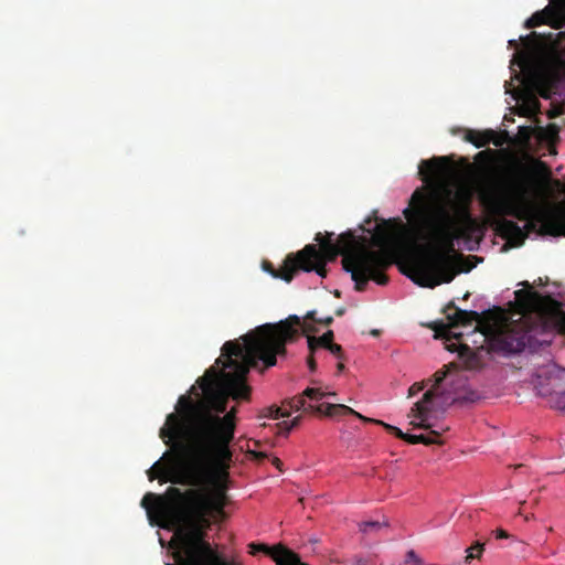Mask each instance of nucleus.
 <instances>
[{"label":"nucleus","instance_id":"obj_1","mask_svg":"<svg viewBox=\"0 0 565 565\" xmlns=\"http://www.w3.org/2000/svg\"><path fill=\"white\" fill-rule=\"evenodd\" d=\"M290 316L277 324H263L234 341H227L222 354L205 374L181 395L175 412L168 415L160 436L170 451L149 470L154 478L191 486H203L181 492L172 488L164 495L147 493L142 507L151 524L173 532L168 542L173 563L167 565H235L234 559L202 539V530L224 519L226 479L232 454L230 443L236 427V407L226 408L228 397L248 398L246 375L260 362L274 366L284 354L286 343L306 334L315 370V355L326 350L339 360L338 373L344 370L342 349L332 342L328 331L316 338L312 318Z\"/></svg>","mask_w":565,"mask_h":565},{"label":"nucleus","instance_id":"obj_2","mask_svg":"<svg viewBox=\"0 0 565 565\" xmlns=\"http://www.w3.org/2000/svg\"><path fill=\"white\" fill-rule=\"evenodd\" d=\"M418 174L424 185L417 189L401 218L366 220L367 227L347 232L334 243L332 234H317L320 245H307L296 255H290L278 271L269 270L274 277L289 282L294 274L316 270L326 276L324 266L342 255L343 268L351 274L361 289L369 279L379 285L386 282L383 268L411 247L413 255L405 264L407 276L423 287H435L450 282L459 269L455 243L473 250L483 236L484 225L470 214L472 188L465 181L454 179L445 158L423 160Z\"/></svg>","mask_w":565,"mask_h":565},{"label":"nucleus","instance_id":"obj_3","mask_svg":"<svg viewBox=\"0 0 565 565\" xmlns=\"http://www.w3.org/2000/svg\"><path fill=\"white\" fill-rule=\"evenodd\" d=\"M522 285L525 288L514 291L510 310L490 315L482 324H479L476 312L456 310L454 317H449V323L440 330V335L448 341L457 340L447 348L458 351L466 367H478L481 358L490 351L504 354L521 351L525 345V334L539 324L542 328L553 324L561 331L565 330V313L555 308L552 299L533 291L527 282Z\"/></svg>","mask_w":565,"mask_h":565},{"label":"nucleus","instance_id":"obj_4","mask_svg":"<svg viewBox=\"0 0 565 565\" xmlns=\"http://www.w3.org/2000/svg\"><path fill=\"white\" fill-rule=\"evenodd\" d=\"M551 172L544 162L527 159L495 183L483 188L479 194L484 210V221L513 245L524 239L523 230L507 216L532 223L539 221L544 233L565 236V206L547 213L541 205L550 192Z\"/></svg>","mask_w":565,"mask_h":565},{"label":"nucleus","instance_id":"obj_5","mask_svg":"<svg viewBox=\"0 0 565 565\" xmlns=\"http://www.w3.org/2000/svg\"><path fill=\"white\" fill-rule=\"evenodd\" d=\"M516 87H507L515 100V111L521 116L531 117L539 109L536 93L544 98L559 94L565 84V46L562 47L550 35L540 36L533 33L523 41V47L511 61Z\"/></svg>","mask_w":565,"mask_h":565},{"label":"nucleus","instance_id":"obj_6","mask_svg":"<svg viewBox=\"0 0 565 565\" xmlns=\"http://www.w3.org/2000/svg\"><path fill=\"white\" fill-rule=\"evenodd\" d=\"M420 392L422 397L407 413V420L413 428L428 430L431 436L412 435L382 420L373 422L409 444H435L438 443L437 436L448 429L441 422L446 407L455 402L473 401L476 397L469 390L465 375L450 365L436 372L434 379L413 384L408 390V397H414Z\"/></svg>","mask_w":565,"mask_h":565},{"label":"nucleus","instance_id":"obj_7","mask_svg":"<svg viewBox=\"0 0 565 565\" xmlns=\"http://www.w3.org/2000/svg\"><path fill=\"white\" fill-rule=\"evenodd\" d=\"M335 393L333 391H329L327 388L322 387H310L305 391V397H300L296 401H294L291 408H295L294 411L298 412L301 408H303L307 412H315L319 413L326 416H337L339 414H354L356 417L361 418L362 420L370 422V418H366L362 416L361 414L356 413L354 409H352L349 406L342 405V404H329V403H321V401L326 396H334Z\"/></svg>","mask_w":565,"mask_h":565},{"label":"nucleus","instance_id":"obj_8","mask_svg":"<svg viewBox=\"0 0 565 565\" xmlns=\"http://www.w3.org/2000/svg\"><path fill=\"white\" fill-rule=\"evenodd\" d=\"M543 23L555 29L565 26V0H551L544 10L534 13L525 24L533 28Z\"/></svg>","mask_w":565,"mask_h":565},{"label":"nucleus","instance_id":"obj_9","mask_svg":"<svg viewBox=\"0 0 565 565\" xmlns=\"http://www.w3.org/2000/svg\"><path fill=\"white\" fill-rule=\"evenodd\" d=\"M291 415L289 409L270 407L265 409L263 413L264 418L280 420L278 427L281 431L288 433L291 428L298 425L300 416H296L292 419H287Z\"/></svg>","mask_w":565,"mask_h":565},{"label":"nucleus","instance_id":"obj_10","mask_svg":"<svg viewBox=\"0 0 565 565\" xmlns=\"http://www.w3.org/2000/svg\"><path fill=\"white\" fill-rule=\"evenodd\" d=\"M260 548L266 551L277 565H306L300 562L299 557L295 553L281 546H262Z\"/></svg>","mask_w":565,"mask_h":565},{"label":"nucleus","instance_id":"obj_11","mask_svg":"<svg viewBox=\"0 0 565 565\" xmlns=\"http://www.w3.org/2000/svg\"><path fill=\"white\" fill-rule=\"evenodd\" d=\"M522 134L525 137L535 136L537 139L545 140L552 143L557 136V127L555 125H548L546 128L540 126L522 127Z\"/></svg>","mask_w":565,"mask_h":565},{"label":"nucleus","instance_id":"obj_12","mask_svg":"<svg viewBox=\"0 0 565 565\" xmlns=\"http://www.w3.org/2000/svg\"><path fill=\"white\" fill-rule=\"evenodd\" d=\"M494 134L492 131H475L469 130L466 135V139L473 143L476 147L480 148L489 143Z\"/></svg>","mask_w":565,"mask_h":565},{"label":"nucleus","instance_id":"obj_13","mask_svg":"<svg viewBox=\"0 0 565 565\" xmlns=\"http://www.w3.org/2000/svg\"><path fill=\"white\" fill-rule=\"evenodd\" d=\"M388 523L386 519L383 520H370V521H363L359 523V529L364 534H373L382 531L383 529L387 527Z\"/></svg>","mask_w":565,"mask_h":565},{"label":"nucleus","instance_id":"obj_14","mask_svg":"<svg viewBox=\"0 0 565 565\" xmlns=\"http://www.w3.org/2000/svg\"><path fill=\"white\" fill-rule=\"evenodd\" d=\"M401 565H428L414 550H409L405 554Z\"/></svg>","mask_w":565,"mask_h":565},{"label":"nucleus","instance_id":"obj_15","mask_svg":"<svg viewBox=\"0 0 565 565\" xmlns=\"http://www.w3.org/2000/svg\"><path fill=\"white\" fill-rule=\"evenodd\" d=\"M481 552H482V545H480V544H477L475 546L467 548L466 550V553H467L466 561L469 562L472 558L479 557L481 555Z\"/></svg>","mask_w":565,"mask_h":565},{"label":"nucleus","instance_id":"obj_16","mask_svg":"<svg viewBox=\"0 0 565 565\" xmlns=\"http://www.w3.org/2000/svg\"><path fill=\"white\" fill-rule=\"evenodd\" d=\"M495 536L498 539H508L509 537V534L504 531V530H501V529H498L495 531Z\"/></svg>","mask_w":565,"mask_h":565},{"label":"nucleus","instance_id":"obj_17","mask_svg":"<svg viewBox=\"0 0 565 565\" xmlns=\"http://www.w3.org/2000/svg\"><path fill=\"white\" fill-rule=\"evenodd\" d=\"M320 321L326 323V324H329V323L332 322V317H326L324 319H321Z\"/></svg>","mask_w":565,"mask_h":565},{"label":"nucleus","instance_id":"obj_18","mask_svg":"<svg viewBox=\"0 0 565 565\" xmlns=\"http://www.w3.org/2000/svg\"><path fill=\"white\" fill-rule=\"evenodd\" d=\"M273 463L277 467V468H280V460L278 458H273Z\"/></svg>","mask_w":565,"mask_h":565},{"label":"nucleus","instance_id":"obj_19","mask_svg":"<svg viewBox=\"0 0 565 565\" xmlns=\"http://www.w3.org/2000/svg\"><path fill=\"white\" fill-rule=\"evenodd\" d=\"M159 542H160L161 546L163 547L164 546V541H163L162 537L159 539Z\"/></svg>","mask_w":565,"mask_h":565}]
</instances>
